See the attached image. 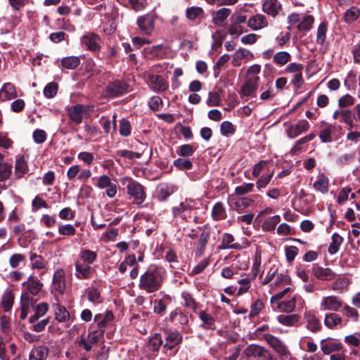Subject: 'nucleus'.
<instances>
[{"label":"nucleus","mask_w":360,"mask_h":360,"mask_svg":"<svg viewBox=\"0 0 360 360\" xmlns=\"http://www.w3.org/2000/svg\"><path fill=\"white\" fill-rule=\"evenodd\" d=\"M17 97V92L14 85L11 83H5L0 89V99L2 101H9Z\"/></svg>","instance_id":"obj_24"},{"label":"nucleus","mask_w":360,"mask_h":360,"mask_svg":"<svg viewBox=\"0 0 360 360\" xmlns=\"http://www.w3.org/2000/svg\"><path fill=\"white\" fill-rule=\"evenodd\" d=\"M253 58L254 55L249 50L244 48H239L233 53L231 63L233 66L238 67L241 65L242 60H252Z\"/></svg>","instance_id":"obj_19"},{"label":"nucleus","mask_w":360,"mask_h":360,"mask_svg":"<svg viewBox=\"0 0 360 360\" xmlns=\"http://www.w3.org/2000/svg\"><path fill=\"white\" fill-rule=\"evenodd\" d=\"M268 22L264 15L257 14L252 16L248 21V26L252 30H259L267 27Z\"/></svg>","instance_id":"obj_22"},{"label":"nucleus","mask_w":360,"mask_h":360,"mask_svg":"<svg viewBox=\"0 0 360 360\" xmlns=\"http://www.w3.org/2000/svg\"><path fill=\"white\" fill-rule=\"evenodd\" d=\"M296 297L295 296L291 297L289 300H283L278 302L274 307L278 310L285 313H291L295 308Z\"/></svg>","instance_id":"obj_28"},{"label":"nucleus","mask_w":360,"mask_h":360,"mask_svg":"<svg viewBox=\"0 0 360 360\" xmlns=\"http://www.w3.org/2000/svg\"><path fill=\"white\" fill-rule=\"evenodd\" d=\"M276 319L281 325L287 327H292L299 322L300 316L296 314H281L278 315Z\"/></svg>","instance_id":"obj_29"},{"label":"nucleus","mask_w":360,"mask_h":360,"mask_svg":"<svg viewBox=\"0 0 360 360\" xmlns=\"http://www.w3.org/2000/svg\"><path fill=\"white\" fill-rule=\"evenodd\" d=\"M130 86L125 81L115 80L110 82L105 87L107 96L115 98L130 91Z\"/></svg>","instance_id":"obj_3"},{"label":"nucleus","mask_w":360,"mask_h":360,"mask_svg":"<svg viewBox=\"0 0 360 360\" xmlns=\"http://www.w3.org/2000/svg\"><path fill=\"white\" fill-rule=\"evenodd\" d=\"M281 8L277 0H266L263 4V11L268 15L276 16Z\"/></svg>","instance_id":"obj_32"},{"label":"nucleus","mask_w":360,"mask_h":360,"mask_svg":"<svg viewBox=\"0 0 360 360\" xmlns=\"http://www.w3.org/2000/svg\"><path fill=\"white\" fill-rule=\"evenodd\" d=\"M255 184L252 183H244L235 188V194L237 195H244L253 191Z\"/></svg>","instance_id":"obj_56"},{"label":"nucleus","mask_w":360,"mask_h":360,"mask_svg":"<svg viewBox=\"0 0 360 360\" xmlns=\"http://www.w3.org/2000/svg\"><path fill=\"white\" fill-rule=\"evenodd\" d=\"M334 120H339L342 123H345L348 125L350 128L354 127V115L350 110L340 109L334 112L333 115Z\"/></svg>","instance_id":"obj_14"},{"label":"nucleus","mask_w":360,"mask_h":360,"mask_svg":"<svg viewBox=\"0 0 360 360\" xmlns=\"http://www.w3.org/2000/svg\"><path fill=\"white\" fill-rule=\"evenodd\" d=\"M165 344L163 345V348L172 351L175 347L182 342V335L176 331L172 330H165Z\"/></svg>","instance_id":"obj_10"},{"label":"nucleus","mask_w":360,"mask_h":360,"mask_svg":"<svg viewBox=\"0 0 360 360\" xmlns=\"http://www.w3.org/2000/svg\"><path fill=\"white\" fill-rule=\"evenodd\" d=\"M14 296L11 291H6L2 296L1 306L5 311H8L13 307Z\"/></svg>","instance_id":"obj_53"},{"label":"nucleus","mask_w":360,"mask_h":360,"mask_svg":"<svg viewBox=\"0 0 360 360\" xmlns=\"http://www.w3.org/2000/svg\"><path fill=\"white\" fill-rule=\"evenodd\" d=\"M103 335L104 330L99 328L97 330L89 333L86 338L90 343L96 345L103 338Z\"/></svg>","instance_id":"obj_59"},{"label":"nucleus","mask_w":360,"mask_h":360,"mask_svg":"<svg viewBox=\"0 0 360 360\" xmlns=\"http://www.w3.org/2000/svg\"><path fill=\"white\" fill-rule=\"evenodd\" d=\"M314 22V18L312 15H305L297 25V30L299 31H308L311 28Z\"/></svg>","instance_id":"obj_55"},{"label":"nucleus","mask_w":360,"mask_h":360,"mask_svg":"<svg viewBox=\"0 0 360 360\" xmlns=\"http://www.w3.org/2000/svg\"><path fill=\"white\" fill-rule=\"evenodd\" d=\"M274 176V171L268 170L266 174H263L256 181V186L259 191H262L265 188L267 185L270 183Z\"/></svg>","instance_id":"obj_47"},{"label":"nucleus","mask_w":360,"mask_h":360,"mask_svg":"<svg viewBox=\"0 0 360 360\" xmlns=\"http://www.w3.org/2000/svg\"><path fill=\"white\" fill-rule=\"evenodd\" d=\"M48 310L49 304L46 302H42L37 304L34 309V314L32 315L29 318V322L30 323H34L40 317L45 315Z\"/></svg>","instance_id":"obj_38"},{"label":"nucleus","mask_w":360,"mask_h":360,"mask_svg":"<svg viewBox=\"0 0 360 360\" xmlns=\"http://www.w3.org/2000/svg\"><path fill=\"white\" fill-rule=\"evenodd\" d=\"M79 259L82 263L90 265L93 264L97 258V253L89 250H83L79 253Z\"/></svg>","instance_id":"obj_43"},{"label":"nucleus","mask_w":360,"mask_h":360,"mask_svg":"<svg viewBox=\"0 0 360 360\" xmlns=\"http://www.w3.org/2000/svg\"><path fill=\"white\" fill-rule=\"evenodd\" d=\"M114 319V315L111 311H107L105 315L101 314H96L94 320L97 322L98 326L100 329H103L108 325Z\"/></svg>","instance_id":"obj_35"},{"label":"nucleus","mask_w":360,"mask_h":360,"mask_svg":"<svg viewBox=\"0 0 360 360\" xmlns=\"http://www.w3.org/2000/svg\"><path fill=\"white\" fill-rule=\"evenodd\" d=\"M254 201V199L250 197L238 198L235 199L233 206L238 212H241L245 208L251 206Z\"/></svg>","instance_id":"obj_41"},{"label":"nucleus","mask_w":360,"mask_h":360,"mask_svg":"<svg viewBox=\"0 0 360 360\" xmlns=\"http://www.w3.org/2000/svg\"><path fill=\"white\" fill-rule=\"evenodd\" d=\"M147 82L149 87L155 92L165 91L169 87L167 81L161 75L148 74Z\"/></svg>","instance_id":"obj_9"},{"label":"nucleus","mask_w":360,"mask_h":360,"mask_svg":"<svg viewBox=\"0 0 360 360\" xmlns=\"http://www.w3.org/2000/svg\"><path fill=\"white\" fill-rule=\"evenodd\" d=\"M259 79V77L256 75L248 76L239 91L240 96H255V92L258 88Z\"/></svg>","instance_id":"obj_7"},{"label":"nucleus","mask_w":360,"mask_h":360,"mask_svg":"<svg viewBox=\"0 0 360 360\" xmlns=\"http://www.w3.org/2000/svg\"><path fill=\"white\" fill-rule=\"evenodd\" d=\"M169 319L172 322L177 323L181 325L187 324L188 322V316L181 311L176 309L171 312Z\"/></svg>","instance_id":"obj_44"},{"label":"nucleus","mask_w":360,"mask_h":360,"mask_svg":"<svg viewBox=\"0 0 360 360\" xmlns=\"http://www.w3.org/2000/svg\"><path fill=\"white\" fill-rule=\"evenodd\" d=\"M55 319L58 322H65L70 319V313L66 308L60 304L53 306Z\"/></svg>","instance_id":"obj_37"},{"label":"nucleus","mask_w":360,"mask_h":360,"mask_svg":"<svg viewBox=\"0 0 360 360\" xmlns=\"http://www.w3.org/2000/svg\"><path fill=\"white\" fill-rule=\"evenodd\" d=\"M291 59V55L287 51H279L274 55V63L278 66H284Z\"/></svg>","instance_id":"obj_46"},{"label":"nucleus","mask_w":360,"mask_h":360,"mask_svg":"<svg viewBox=\"0 0 360 360\" xmlns=\"http://www.w3.org/2000/svg\"><path fill=\"white\" fill-rule=\"evenodd\" d=\"M48 354L49 349L46 346H39L31 350L29 360H46Z\"/></svg>","instance_id":"obj_30"},{"label":"nucleus","mask_w":360,"mask_h":360,"mask_svg":"<svg viewBox=\"0 0 360 360\" xmlns=\"http://www.w3.org/2000/svg\"><path fill=\"white\" fill-rule=\"evenodd\" d=\"M92 269L88 265L77 260L75 262V276L79 279H89L91 277Z\"/></svg>","instance_id":"obj_18"},{"label":"nucleus","mask_w":360,"mask_h":360,"mask_svg":"<svg viewBox=\"0 0 360 360\" xmlns=\"http://www.w3.org/2000/svg\"><path fill=\"white\" fill-rule=\"evenodd\" d=\"M80 62L78 56H67L61 60V65L68 70H75L80 65Z\"/></svg>","instance_id":"obj_42"},{"label":"nucleus","mask_w":360,"mask_h":360,"mask_svg":"<svg viewBox=\"0 0 360 360\" xmlns=\"http://www.w3.org/2000/svg\"><path fill=\"white\" fill-rule=\"evenodd\" d=\"M156 18L155 14L149 13L139 17L137 19V25L141 31L146 34L150 35L154 30Z\"/></svg>","instance_id":"obj_8"},{"label":"nucleus","mask_w":360,"mask_h":360,"mask_svg":"<svg viewBox=\"0 0 360 360\" xmlns=\"http://www.w3.org/2000/svg\"><path fill=\"white\" fill-rule=\"evenodd\" d=\"M174 165L180 170H186L191 169L193 163L189 160L178 158L174 161Z\"/></svg>","instance_id":"obj_64"},{"label":"nucleus","mask_w":360,"mask_h":360,"mask_svg":"<svg viewBox=\"0 0 360 360\" xmlns=\"http://www.w3.org/2000/svg\"><path fill=\"white\" fill-rule=\"evenodd\" d=\"M26 260V256L22 253H15L12 255L8 260L9 265L13 269H17L20 267L21 264L25 263Z\"/></svg>","instance_id":"obj_51"},{"label":"nucleus","mask_w":360,"mask_h":360,"mask_svg":"<svg viewBox=\"0 0 360 360\" xmlns=\"http://www.w3.org/2000/svg\"><path fill=\"white\" fill-rule=\"evenodd\" d=\"M30 260L32 262V266L34 269H42L45 267L44 259L36 253L30 254Z\"/></svg>","instance_id":"obj_58"},{"label":"nucleus","mask_w":360,"mask_h":360,"mask_svg":"<svg viewBox=\"0 0 360 360\" xmlns=\"http://www.w3.org/2000/svg\"><path fill=\"white\" fill-rule=\"evenodd\" d=\"M164 279L163 271L157 266H150L140 276L139 287L148 293L159 290Z\"/></svg>","instance_id":"obj_1"},{"label":"nucleus","mask_w":360,"mask_h":360,"mask_svg":"<svg viewBox=\"0 0 360 360\" xmlns=\"http://www.w3.org/2000/svg\"><path fill=\"white\" fill-rule=\"evenodd\" d=\"M210 236V232L205 229L200 233L195 250V255L196 257H200L204 253Z\"/></svg>","instance_id":"obj_25"},{"label":"nucleus","mask_w":360,"mask_h":360,"mask_svg":"<svg viewBox=\"0 0 360 360\" xmlns=\"http://www.w3.org/2000/svg\"><path fill=\"white\" fill-rule=\"evenodd\" d=\"M181 297L184 300L183 305L186 308L191 309L193 312L197 313L198 303L195 301L192 295L184 291L181 293Z\"/></svg>","instance_id":"obj_40"},{"label":"nucleus","mask_w":360,"mask_h":360,"mask_svg":"<svg viewBox=\"0 0 360 360\" xmlns=\"http://www.w3.org/2000/svg\"><path fill=\"white\" fill-rule=\"evenodd\" d=\"M309 129V123L306 120H300L295 124H291L286 130V134L288 138L295 139L306 132Z\"/></svg>","instance_id":"obj_12"},{"label":"nucleus","mask_w":360,"mask_h":360,"mask_svg":"<svg viewBox=\"0 0 360 360\" xmlns=\"http://www.w3.org/2000/svg\"><path fill=\"white\" fill-rule=\"evenodd\" d=\"M263 338L278 355L284 357H288L290 355L288 347L278 338L266 333L263 335Z\"/></svg>","instance_id":"obj_6"},{"label":"nucleus","mask_w":360,"mask_h":360,"mask_svg":"<svg viewBox=\"0 0 360 360\" xmlns=\"http://www.w3.org/2000/svg\"><path fill=\"white\" fill-rule=\"evenodd\" d=\"M58 87V84L55 82L49 83L44 89V96L48 98L54 97L57 94Z\"/></svg>","instance_id":"obj_61"},{"label":"nucleus","mask_w":360,"mask_h":360,"mask_svg":"<svg viewBox=\"0 0 360 360\" xmlns=\"http://www.w3.org/2000/svg\"><path fill=\"white\" fill-rule=\"evenodd\" d=\"M244 354L248 358H258L260 360H276L273 358L271 352L267 349L254 344L248 345L245 348Z\"/></svg>","instance_id":"obj_4"},{"label":"nucleus","mask_w":360,"mask_h":360,"mask_svg":"<svg viewBox=\"0 0 360 360\" xmlns=\"http://www.w3.org/2000/svg\"><path fill=\"white\" fill-rule=\"evenodd\" d=\"M28 172V165L24 157L17 158L15 162V175L17 178H22Z\"/></svg>","instance_id":"obj_34"},{"label":"nucleus","mask_w":360,"mask_h":360,"mask_svg":"<svg viewBox=\"0 0 360 360\" xmlns=\"http://www.w3.org/2000/svg\"><path fill=\"white\" fill-rule=\"evenodd\" d=\"M316 135L314 133H310L308 135L297 140L292 146L290 153L292 155H296L300 152L305 151L307 150L306 144L312 141L315 138Z\"/></svg>","instance_id":"obj_20"},{"label":"nucleus","mask_w":360,"mask_h":360,"mask_svg":"<svg viewBox=\"0 0 360 360\" xmlns=\"http://www.w3.org/2000/svg\"><path fill=\"white\" fill-rule=\"evenodd\" d=\"M231 10L226 8H220L213 17V20L215 24L223 22L230 15Z\"/></svg>","instance_id":"obj_57"},{"label":"nucleus","mask_w":360,"mask_h":360,"mask_svg":"<svg viewBox=\"0 0 360 360\" xmlns=\"http://www.w3.org/2000/svg\"><path fill=\"white\" fill-rule=\"evenodd\" d=\"M52 288L59 294H63L65 289V272L63 269H58L53 276Z\"/></svg>","instance_id":"obj_16"},{"label":"nucleus","mask_w":360,"mask_h":360,"mask_svg":"<svg viewBox=\"0 0 360 360\" xmlns=\"http://www.w3.org/2000/svg\"><path fill=\"white\" fill-rule=\"evenodd\" d=\"M186 15L188 20H195L202 18L204 15V11L200 7L192 6L186 9Z\"/></svg>","instance_id":"obj_50"},{"label":"nucleus","mask_w":360,"mask_h":360,"mask_svg":"<svg viewBox=\"0 0 360 360\" xmlns=\"http://www.w3.org/2000/svg\"><path fill=\"white\" fill-rule=\"evenodd\" d=\"M327 32V25L325 22H321L317 29L316 34V42L320 44H323L326 37Z\"/></svg>","instance_id":"obj_63"},{"label":"nucleus","mask_w":360,"mask_h":360,"mask_svg":"<svg viewBox=\"0 0 360 360\" xmlns=\"http://www.w3.org/2000/svg\"><path fill=\"white\" fill-rule=\"evenodd\" d=\"M128 194L133 197L135 200L142 202L146 198V193L142 185L136 181H131L128 184Z\"/></svg>","instance_id":"obj_15"},{"label":"nucleus","mask_w":360,"mask_h":360,"mask_svg":"<svg viewBox=\"0 0 360 360\" xmlns=\"http://www.w3.org/2000/svg\"><path fill=\"white\" fill-rule=\"evenodd\" d=\"M24 286H26L28 290V293L32 295H37L41 291L43 284L32 276H29L27 281L22 283Z\"/></svg>","instance_id":"obj_26"},{"label":"nucleus","mask_w":360,"mask_h":360,"mask_svg":"<svg viewBox=\"0 0 360 360\" xmlns=\"http://www.w3.org/2000/svg\"><path fill=\"white\" fill-rule=\"evenodd\" d=\"M212 215L215 221L221 220L226 217V210L221 202H217L214 205L212 210Z\"/></svg>","instance_id":"obj_49"},{"label":"nucleus","mask_w":360,"mask_h":360,"mask_svg":"<svg viewBox=\"0 0 360 360\" xmlns=\"http://www.w3.org/2000/svg\"><path fill=\"white\" fill-rule=\"evenodd\" d=\"M84 110V106L81 104H77L70 108L68 115L70 120L77 124L82 122Z\"/></svg>","instance_id":"obj_27"},{"label":"nucleus","mask_w":360,"mask_h":360,"mask_svg":"<svg viewBox=\"0 0 360 360\" xmlns=\"http://www.w3.org/2000/svg\"><path fill=\"white\" fill-rule=\"evenodd\" d=\"M321 349L324 354L328 355L334 352L342 351L343 345L338 340L326 341L323 340L321 342Z\"/></svg>","instance_id":"obj_21"},{"label":"nucleus","mask_w":360,"mask_h":360,"mask_svg":"<svg viewBox=\"0 0 360 360\" xmlns=\"http://www.w3.org/2000/svg\"><path fill=\"white\" fill-rule=\"evenodd\" d=\"M12 165L3 162L0 164V182L8 179L12 174Z\"/></svg>","instance_id":"obj_54"},{"label":"nucleus","mask_w":360,"mask_h":360,"mask_svg":"<svg viewBox=\"0 0 360 360\" xmlns=\"http://www.w3.org/2000/svg\"><path fill=\"white\" fill-rule=\"evenodd\" d=\"M328 179L325 176H321L314 183L313 186L316 190L321 191L322 193H325L328 191Z\"/></svg>","instance_id":"obj_62"},{"label":"nucleus","mask_w":360,"mask_h":360,"mask_svg":"<svg viewBox=\"0 0 360 360\" xmlns=\"http://www.w3.org/2000/svg\"><path fill=\"white\" fill-rule=\"evenodd\" d=\"M162 342L163 340L161 335L159 333H155L150 338L148 343V347L150 350L153 352H157L162 345Z\"/></svg>","instance_id":"obj_52"},{"label":"nucleus","mask_w":360,"mask_h":360,"mask_svg":"<svg viewBox=\"0 0 360 360\" xmlns=\"http://www.w3.org/2000/svg\"><path fill=\"white\" fill-rule=\"evenodd\" d=\"M341 322V317L335 313L327 314L324 318V324L328 328H333Z\"/></svg>","instance_id":"obj_45"},{"label":"nucleus","mask_w":360,"mask_h":360,"mask_svg":"<svg viewBox=\"0 0 360 360\" xmlns=\"http://www.w3.org/2000/svg\"><path fill=\"white\" fill-rule=\"evenodd\" d=\"M281 221V217L276 214L266 218L262 224V228L264 231H272L276 229V225Z\"/></svg>","instance_id":"obj_39"},{"label":"nucleus","mask_w":360,"mask_h":360,"mask_svg":"<svg viewBox=\"0 0 360 360\" xmlns=\"http://www.w3.org/2000/svg\"><path fill=\"white\" fill-rule=\"evenodd\" d=\"M312 275L317 279L328 281L335 278L336 274L330 268H323L318 264H314L311 268Z\"/></svg>","instance_id":"obj_11"},{"label":"nucleus","mask_w":360,"mask_h":360,"mask_svg":"<svg viewBox=\"0 0 360 360\" xmlns=\"http://www.w3.org/2000/svg\"><path fill=\"white\" fill-rule=\"evenodd\" d=\"M176 191V187L173 184H162L158 188L159 198L162 200H166Z\"/></svg>","instance_id":"obj_33"},{"label":"nucleus","mask_w":360,"mask_h":360,"mask_svg":"<svg viewBox=\"0 0 360 360\" xmlns=\"http://www.w3.org/2000/svg\"><path fill=\"white\" fill-rule=\"evenodd\" d=\"M343 305V300L340 297L330 295L322 298L320 309L323 311H338Z\"/></svg>","instance_id":"obj_5"},{"label":"nucleus","mask_w":360,"mask_h":360,"mask_svg":"<svg viewBox=\"0 0 360 360\" xmlns=\"http://www.w3.org/2000/svg\"><path fill=\"white\" fill-rule=\"evenodd\" d=\"M58 233L63 236H72L76 233V229L72 224H59Z\"/></svg>","instance_id":"obj_60"},{"label":"nucleus","mask_w":360,"mask_h":360,"mask_svg":"<svg viewBox=\"0 0 360 360\" xmlns=\"http://www.w3.org/2000/svg\"><path fill=\"white\" fill-rule=\"evenodd\" d=\"M343 240L342 236L337 233H334L331 236V242L328 248V253L331 255L336 254L339 251Z\"/></svg>","instance_id":"obj_36"},{"label":"nucleus","mask_w":360,"mask_h":360,"mask_svg":"<svg viewBox=\"0 0 360 360\" xmlns=\"http://www.w3.org/2000/svg\"><path fill=\"white\" fill-rule=\"evenodd\" d=\"M198 317L201 321V327L206 330H214L216 328V319L214 316L207 312V310H202L198 313Z\"/></svg>","instance_id":"obj_17"},{"label":"nucleus","mask_w":360,"mask_h":360,"mask_svg":"<svg viewBox=\"0 0 360 360\" xmlns=\"http://www.w3.org/2000/svg\"><path fill=\"white\" fill-rule=\"evenodd\" d=\"M234 237L228 233H225L222 236L221 243L219 245L221 249H240V245L238 243H235Z\"/></svg>","instance_id":"obj_31"},{"label":"nucleus","mask_w":360,"mask_h":360,"mask_svg":"<svg viewBox=\"0 0 360 360\" xmlns=\"http://www.w3.org/2000/svg\"><path fill=\"white\" fill-rule=\"evenodd\" d=\"M100 37L95 33H88L84 35L81 39V42L91 51H98L101 49Z\"/></svg>","instance_id":"obj_13"},{"label":"nucleus","mask_w":360,"mask_h":360,"mask_svg":"<svg viewBox=\"0 0 360 360\" xmlns=\"http://www.w3.org/2000/svg\"><path fill=\"white\" fill-rule=\"evenodd\" d=\"M173 215L186 221L193 219L198 223V216L196 215L195 202L191 199H186L178 206L173 207Z\"/></svg>","instance_id":"obj_2"},{"label":"nucleus","mask_w":360,"mask_h":360,"mask_svg":"<svg viewBox=\"0 0 360 360\" xmlns=\"http://www.w3.org/2000/svg\"><path fill=\"white\" fill-rule=\"evenodd\" d=\"M360 15V8L356 6H352L345 13V21L347 23H352L356 21Z\"/></svg>","instance_id":"obj_48"},{"label":"nucleus","mask_w":360,"mask_h":360,"mask_svg":"<svg viewBox=\"0 0 360 360\" xmlns=\"http://www.w3.org/2000/svg\"><path fill=\"white\" fill-rule=\"evenodd\" d=\"M304 319L307 321V328L308 330L313 333H316L321 330V322L313 312H306L304 314Z\"/></svg>","instance_id":"obj_23"}]
</instances>
